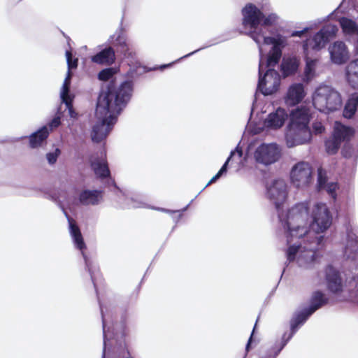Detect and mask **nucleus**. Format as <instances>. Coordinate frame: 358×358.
<instances>
[{"label": "nucleus", "mask_w": 358, "mask_h": 358, "mask_svg": "<svg viewBox=\"0 0 358 358\" xmlns=\"http://www.w3.org/2000/svg\"><path fill=\"white\" fill-rule=\"evenodd\" d=\"M281 56L282 50L280 48L272 47L266 61V67L268 69L264 76H262V64H259L258 88L264 95H271L278 90L280 75L278 71L271 68L278 64Z\"/></svg>", "instance_id": "3"}, {"label": "nucleus", "mask_w": 358, "mask_h": 358, "mask_svg": "<svg viewBox=\"0 0 358 358\" xmlns=\"http://www.w3.org/2000/svg\"><path fill=\"white\" fill-rule=\"evenodd\" d=\"M242 26L244 31L241 33L250 36L257 43H259V36H263L262 29H258L264 17L263 12L252 3H247L242 9Z\"/></svg>", "instance_id": "5"}, {"label": "nucleus", "mask_w": 358, "mask_h": 358, "mask_svg": "<svg viewBox=\"0 0 358 358\" xmlns=\"http://www.w3.org/2000/svg\"><path fill=\"white\" fill-rule=\"evenodd\" d=\"M308 30V28H305L303 29V30L301 31H294L292 33L291 36H299V37H301L304 34H306Z\"/></svg>", "instance_id": "48"}, {"label": "nucleus", "mask_w": 358, "mask_h": 358, "mask_svg": "<svg viewBox=\"0 0 358 358\" xmlns=\"http://www.w3.org/2000/svg\"><path fill=\"white\" fill-rule=\"evenodd\" d=\"M331 59L334 64H342L349 59V52L345 43L336 41L329 48Z\"/></svg>", "instance_id": "14"}, {"label": "nucleus", "mask_w": 358, "mask_h": 358, "mask_svg": "<svg viewBox=\"0 0 358 358\" xmlns=\"http://www.w3.org/2000/svg\"><path fill=\"white\" fill-rule=\"evenodd\" d=\"M355 135V130L339 122H336L331 136L324 142L325 150L329 155L338 152L343 142H349Z\"/></svg>", "instance_id": "6"}, {"label": "nucleus", "mask_w": 358, "mask_h": 358, "mask_svg": "<svg viewBox=\"0 0 358 358\" xmlns=\"http://www.w3.org/2000/svg\"><path fill=\"white\" fill-rule=\"evenodd\" d=\"M313 169L305 162H300L292 169L290 178L292 183L297 187L307 186L312 180Z\"/></svg>", "instance_id": "9"}, {"label": "nucleus", "mask_w": 358, "mask_h": 358, "mask_svg": "<svg viewBox=\"0 0 358 358\" xmlns=\"http://www.w3.org/2000/svg\"><path fill=\"white\" fill-rule=\"evenodd\" d=\"M325 278L329 290L333 293H338L343 289L342 278L338 270L331 265L325 269Z\"/></svg>", "instance_id": "15"}, {"label": "nucleus", "mask_w": 358, "mask_h": 358, "mask_svg": "<svg viewBox=\"0 0 358 358\" xmlns=\"http://www.w3.org/2000/svg\"><path fill=\"white\" fill-rule=\"evenodd\" d=\"M301 248V244H294L289 246L287 250V260L291 262L295 259L296 255Z\"/></svg>", "instance_id": "32"}, {"label": "nucleus", "mask_w": 358, "mask_h": 358, "mask_svg": "<svg viewBox=\"0 0 358 358\" xmlns=\"http://www.w3.org/2000/svg\"><path fill=\"white\" fill-rule=\"evenodd\" d=\"M61 151L59 148H56L54 152H48L46 155L47 159L50 164H54L60 155Z\"/></svg>", "instance_id": "37"}, {"label": "nucleus", "mask_w": 358, "mask_h": 358, "mask_svg": "<svg viewBox=\"0 0 358 358\" xmlns=\"http://www.w3.org/2000/svg\"><path fill=\"white\" fill-rule=\"evenodd\" d=\"M342 152H343V155L345 157H348V155H347V153H346V152H345V150H343Z\"/></svg>", "instance_id": "54"}, {"label": "nucleus", "mask_w": 358, "mask_h": 358, "mask_svg": "<svg viewBox=\"0 0 358 358\" xmlns=\"http://www.w3.org/2000/svg\"><path fill=\"white\" fill-rule=\"evenodd\" d=\"M311 118L310 108L301 106L292 110L289 114V122L287 126L309 127Z\"/></svg>", "instance_id": "13"}, {"label": "nucleus", "mask_w": 358, "mask_h": 358, "mask_svg": "<svg viewBox=\"0 0 358 358\" xmlns=\"http://www.w3.org/2000/svg\"><path fill=\"white\" fill-rule=\"evenodd\" d=\"M61 96H62V99L63 101L65 103L66 106L71 107L72 99L70 97L69 93L64 96V92H62Z\"/></svg>", "instance_id": "46"}, {"label": "nucleus", "mask_w": 358, "mask_h": 358, "mask_svg": "<svg viewBox=\"0 0 358 358\" xmlns=\"http://www.w3.org/2000/svg\"><path fill=\"white\" fill-rule=\"evenodd\" d=\"M73 238L74 243H75L76 247L79 250H83V249L86 248V245L83 241L82 234H80L78 236H73ZM82 254L84 257L86 266H87L88 271L90 274L91 279H92L93 283H94L95 273L96 271H99V269L96 268V266L94 265L93 262L88 259V257L86 256V255L84 253L83 251H82Z\"/></svg>", "instance_id": "21"}, {"label": "nucleus", "mask_w": 358, "mask_h": 358, "mask_svg": "<svg viewBox=\"0 0 358 358\" xmlns=\"http://www.w3.org/2000/svg\"><path fill=\"white\" fill-rule=\"evenodd\" d=\"M220 178V174H218V173H217V174H216L215 176H213V177L210 180V181L208 182V184L206 185V186H208V185H210V184H212V183L215 182L218 178Z\"/></svg>", "instance_id": "51"}, {"label": "nucleus", "mask_w": 358, "mask_h": 358, "mask_svg": "<svg viewBox=\"0 0 358 358\" xmlns=\"http://www.w3.org/2000/svg\"><path fill=\"white\" fill-rule=\"evenodd\" d=\"M132 84L124 81L119 86L111 80L101 91L96 103L95 115L100 122L94 125L91 134L94 143L105 139L113 129L117 117L131 99Z\"/></svg>", "instance_id": "1"}, {"label": "nucleus", "mask_w": 358, "mask_h": 358, "mask_svg": "<svg viewBox=\"0 0 358 358\" xmlns=\"http://www.w3.org/2000/svg\"><path fill=\"white\" fill-rule=\"evenodd\" d=\"M337 31L338 27L336 25L329 24L322 27L312 38L303 42V51L306 52L309 49L320 50L336 36Z\"/></svg>", "instance_id": "7"}, {"label": "nucleus", "mask_w": 358, "mask_h": 358, "mask_svg": "<svg viewBox=\"0 0 358 358\" xmlns=\"http://www.w3.org/2000/svg\"><path fill=\"white\" fill-rule=\"evenodd\" d=\"M305 96L303 85L302 83H294L289 87L285 101L288 105L295 106L299 103Z\"/></svg>", "instance_id": "17"}, {"label": "nucleus", "mask_w": 358, "mask_h": 358, "mask_svg": "<svg viewBox=\"0 0 358 358\" xmlns=\"http://www.w3.org/2000/svg\"><path fill=\"white\" fill-rule=\"evenodd\" d=\"M286 110L278 108L275 112L271 113L264 121L266 127L277 129L283 126L287 118Z\"/></svg>", "instance_id": "16"}, {"label": "nucleus", "mask_w": 358, "mask_h": 358, "mask_svg": "<svg viewBox=\"0 0 358 358\" xmlns=\"http://www.w3.org/2000/svg\"><path fill=\"white\" fill-rule=\"evenodd\" d=\"M327 177L323 176L322 172L319 171L318 172V185L320 188H322L324 186L327 182Z\"/></svg>", "instance_id": "45"}, {"label": "nucleus", "mask_w": 358, "mask_h": 358, "mask_svg": "<svg viewBox=\"0 0 358 358\" xmlns=\"http://www.w3.org/2000/svg\"><path fill=\"white\" fill-rule=\"evenodd\" d=\"M70 225V231L72 236H76L81 234L79 227L76 224V222L73 220H69Z\"/></svg>", "instance_id": "39"}, {"label": "nucleus", "mask_w": 358, "mask_h": 358, "mask_svg": "<svg viewBox=\"0 0 358 358\" xmlns=\"http://www.w3.org/2000/svg\"><path fill=\"white\" fill-rule=\"evenodd\" d=\"M278 19V16L274 13H271L266 16L264 14V17L262 18V21L261 23V26L262 27H268L273 25Z\"/></svg>", "instance_id": "33"}, {"label": "nucleus", "mask_w": 358, "mask_h": 358, "mask_svg": "<svg viewBox=\"0 0 358 358\" xmlns=\"http://www.w3.org/2000/svg\"><path fill=\"white\" fill-rule=\"evenodd\" d=\"M315 240L318 243L317 237H315Z\"/></svg>", "instance_id": "56"}, {"label": "nucleus", "mask_w": 358, "mask_h": 358, "mask_svg": "<svg viewBox=\"0 0 358 358\" xmlns=\"http://www.w3.org/2000/svg\"><path fill=\"white\" fill-rule=\"evenodd\" d=\"M280 157V151L276 144H262L255 152V158L258 163L270 165Z\"/></svg>", "instance_id": "10"}, {"label": "nucleus", "mask_w": 358, "mask_h": 358, "mask_svg": "<svg viewBox=\"0 0 358 358\" xmlns=\"http://www.w3.org/2000/svg\"><path fill=\"white\" fill-rule=\"evenodd\" d=\"M343 32L346 35L357 34L358 24L355 21L345 17L339 20Z\"/></svg>", "instance_id": "28"}, {"label": "nucleus", "mask_w": 358, "mask_h": 358, "mask_svg": "<svg viewBox=\"0 0 358 358\" xmlns=\"http://www.w3.org/2000/svg\"><path fill=\"white\" fill-rule=\"evenodd\" d=\"M122 329L121 336L117 340L115 349L120 358H131V353L127 341L129 330L124 324H122Z\"/></svg>", "instance_id": "19"}, {"label": "nucleus", "mask_w": 358, "mask_h": 358, "mask_svg": "<svg viewBox=\"0 0 358 358\" xmlns=\"http://www.w3.org/2000/svg\"><path fill=\"white\" fill-rule=\"evenodd\" d=\"M113 48L115 50V52H116L117 54H120L124 57L131 56L129 44L127 42V38L125 36L118 35L116 37L113 41Z\"/></svg>", "instance_id": "26"}, {"label": "nucleus", "mask_w": 358, "mask_h": 358, "mask_svg": "<svg viewBox=\"0 0 358 358\" xmlns=\"http://www.w3.org/2000/svg\"><path fill=\"white\" fill-rule=\"evenodd\" d=\"M220 178V174H218V173H217V174H216L215 176H213V177L210 180V181L208 182V184L206 185V186H208V185H210V184H212V183L215 182L218 178Z\"/></svg>", "instance_id": "50"}, {"label": "nucleus", "mask_w": 358, "mask_h": 358, "mask_svg": "<svg viewBox=\"0 0 358 358\" xmlns=\"http://www.w3.org/2000/svg\"><path fill=\"white\" fill-rule=\"evenodd\" d=\"M303 248H304V250H310V251H313V248H306V246H304V247H303Z\"/></svg>", "instance_id": "55"}, {"label": "nucleus", "mask_w": 358, "mask_h": 358, "mask_svg": "<svg viewBox=\"0 0 358 358\" xmlns=\"http://www.w3.org/2000/svg\"><path fill=\"white\" fill-rule=\"evenodd\" d=\"M314 107L323 113L337 110L342 106L341 94L334 88L327 86L319 87L313 97Z\"/></svg>", "instance_id": "4"}, {"label": "nucleus", "mask_w": 358, "mask_h": 358, "mask_svg": "<svg viewBox=\"0 0 358 358\" xmlns=\"http://www.w3.org/2000/svg\"><path fill=\"white\" fill-rule=\"evenodd\" d=\"M49 135L50 130L48 127H42L27 137L29 140V147L31 149H35L43 146L46 143Z\"/></svg>", "instance_id": "18"}, {"label": "nucleus", "mask_w": 358, "mask_h": 358, "mask_svg": "<svg viewBox=\"0 0 358 358\" xmlns=\"http://www.w3.org/2000/svg\"><path fill=\"white\" fill-rule=\"evenodd\" d=\"M91 61L95 64L102 65H111L115 61V50L112 47H108L93 55Z\"/></svg>", "instance_id": "20"}, {"label": "nucleus", "mask_w": 358, "mask_h": 358, "mask_svg": "<svg viewBox=\"0 0 358 358\" xmlns=\"http://www.w3.org/2000/svg\"><path fill=\"white\" fill-rule=\"evenodd\" d=\"M313 224L318 227V231L323 232L331 224V217L328 208L324 203H317L313 211Z\"/></svg>", "instance_id": "11"}, {"label": "nucleus", "mask_w": 358, "mask_h": 358, "mask_svg": "<svg viewBox=\"0 0 358 358\" xmlns=\"http://www.w3.org/2000/svg\"><path fill=\"white\" fill-rule=\"evenodd\" d=\"M257 322H258V320L256 321V323H255V326H254V328H253V329H252V334H251V335H250V338H249V340H248V343H247V345H246V348H245V349H246V350H247V351H248V350H249V348H250V344H251L252 341V336H253V334H254L255 331L256 327H257Z\"/></svg>", "instance_id": "47"}, {"label": "nucleus", "mask_w": 358, "mask_h": 358, "mask_svg": "<svg viewBox=\"0 0 358 358\" xmlns=\"http://www.w3.org/2000/svg\"><path fill=\"white\" fill-rule=\"evenodd\" d=\"M300 61L296 57L283 59L280 71L284 78L294 75L299 69Z\"/></svg>", "instance_id": "22"}, {"label": "nucleus", "mask_w": 358, "mask_h": 358, "mask_svg": "<svg viewBox=\"0 0 358 358\" xmlns=\"http://www.w3.org/2000/svg\"><path fill=\"white\" fill-rule=\"evenodd\" d=\"M90 166L97 178L103 180L110 176L108 165L106 160H94L91 162Z\"/></svg>", "instance_id": "25"}, {"label": "nucleus", "mask_w": 358, "mask_h": 358, "mask_svg": "<svg viewBox=\"0 0 358 358\" xmlns=\"http://www.w3.org/2000/svg\"><path fill=\"white\" fill-rule=\"evenodd\" d=\"M312 134L310 127L287 126L285 133V140L288 148L308 143Z\"/></svg>", "instance_id": "8"}, {"label": "nucleus", "mask_w": 358, "mask_h": 358, "mask_svg": "<svg viewBox=\"0 0 358 358\" xmlns=\"http://www.w3.org/2000/svg\"><path fill=\"white\" fill-rule=\"evenodd\" d=\"M308 208L306 204H296L288 210L284 227L287 228L286 234L287 244H290L294 238H301L308 235L307 219Z\"/></svg>", "instance_id": "2"}, {"label": "nucleus", "mask_w": 358, "mask_h": 358, "mask_svg": "<svg viewBox=\"0 0 358 358\" xmlns=\"http://www.w3.org/2000/svg\"><path fill=\"white\" fill-rule=\"evenodd\" d=\"M71 76H72L71 71H68L66 77L64 79V81L63 83L62 91V92H64V96L66 95L68 93H69Z\"/></svg>", "instance_id": "35"}, {"label": "nucleus", "mask_w": 358, "mask_h": 358, "mask_svg": "<svg viewBox=\"0 0 358 358\" xmlns=\"http://www.w3.org/2000/svg\"><path fill=\"white\" fill-rule=\"evenodd\" d=\"M356 110L357 109L353 110V108L350 104L346 103L344 108V115L348 117H351L355 115Z\"/></svg>", "instance_id": "42"}, {"label": "nucleus", "mask_w": 358, "mask_h": 358, "mask_svg": "<svg viewBox=\"0 0 358 358\" xmlns=\"http://www.w3.org/2000/svg\"><path fill=\"white\" fill-rule=\"evenodd\" d=\"M66 57L68 64V71H71L72 69H76L78 66V59L77 58L73 59V55L71 50L66 51Z\"/></svg>", "instance_id": "34"}, {"label": "nucleus", "mask_w": 358, "mask_h": 358, "mask_svg": "<svg viewBox=\"0 0 358 358\" xmlns=\"http://www.w3.org/2000/svg\"><path fill=\"white\" fill-rule=\"evenodd\" d=\"M116 71L113 68H106L98 73V78L101 81H108L110 80L115 74Z\"/></svg>", "instance_id": "31"}, {"label": "nucleus", "mask_w": 358, "mask_h": 358, "mask_svg": "<svg viewBox=\"0 0 358 358\" xmlns=\"http://www.w3.org/2000/svg\"><path fill=\"white\" fill-rule=\"evenodd\" d=\"M61 124L60 117L59 116L55 117L48 124L46 125L50 130L52 131L54 129L57 128Z\"/></svg>", "instance_id": "40"}, {"label": "nucleus", "mask_w": 358, "mask_h": 358, "mask_svg": "<svg viewBox=\"0 0 358 358\" xmlns=\"http://www.w3.org/2000/svg\"><path fill=\"white\" fill-rule=\"evenodd\" d=\"M236 150L238 152L239 157H241L242 155H243L242 150H238V148L236 149Z\"/></svg>", "instance_id": "53"}, {"label": "nucleus", "mask_w": 358, "mask_h": 358, "mask_svg": "<svg viewBox=\"0 0 358 358\" xmlns=\"http://www.w3.org/2000/svg\"><path fill=\"white\" fill-rule=\"evenodd\" d=\"M338 188V185L336 182H331L327 185L326 190L329 194V195L334 199H336V191Z\"/></svg>", "instance_id": "38"}, {"label": "nucleus", "mask_w": 358, "mask_h": 358, "mask_svg": "<svg viewBox=\"0 0 358 358\" xmlns=\"http://www.w3.org/2000/svg\"><path fill=\"white\" fill-rule=\"evenodd\" d=\"M171 65H172V63H170V64H166V65H163V66H162L160 67V69H165V68H166V67H169V66H171Z\"/></svg>", "instance_id": "52"}, {"label": "nucleus", "mask_w": 358, "mask_h": 358, "mask_svg": "<svg viewBox=\"0 0 358 358\" xmlns=\"http://www.w3.org/2000/svg\"><path fill=\"white\" fill-rule=\"evenodd\" d=\"M316 59H308L304 71V80L309 81L315 76V67L316 64Z\"/></svg>", "instance_id": "30"}, {"label": "nucleus", "mask_w": 358, "mask_h": 358, "mask_svg": "<svg viewBox=\"0 0 358 358\" xmlns=\"http://www.w3.org/2000/svg\"><path fill=\"white\" fill-rule=\"evenodd\" d=\"M268 198L273 201L276 208H279L287 196V185L283 180H275L268 188Z\"/></svg>", "instance_id": "12"}, {"label": "nucleus", "mask_w": 358, "mask_h": 358, "mask_svg": "<svg viewBox=\"0 0 358 358\" xmlns=\"http://www.w3.org/2000/svg\"><path fill=\"white\" fill-rule=\"evenodd\" d=\"M313 129L315 134H320L324 131V127L321 122H315L313 124Z\"/></svg>", "instance_id": "43"}, {"label": "nucleus", "mask_w": 358, "mask_h": 358, "mask_svg": "<svg viewBox=\"0 0 358 358\" xmlns=\"http://www.w3.org/2000/svg\"><path fill=\"white\" fill-rule=\"evenodd\" d=\"M66 107L68 108L70 116L71 117H76L77 113L75 112V110L73 109V104H71V107H70V106H66Z\"/></svg>", "instance_id": "49"}, {"label": "nucleus", "mask_w": 358, "mask_h": 358, "mask_svg": "<svg viewBox=\"0 0 358 358\" xmlns=\"http://www.w3.org/2000/svg\"><path fill=\"white\" fill-rule=\"evenodd\" d=\"M346 79L355 90H358V58L352 60L346 66Z\"/></svg>", "instance_id": "24"}, {"label": "nucleus", "mask_w": 358, "mask_h": 358, "mask_svg": "<svg viewBox=\"0 0 358 358\" xmlns=\"http://www.w3.org/2000/svg\"><path fill=\"white\" fill-rule=\"evenodd\" d=\"M310 315L308 308L296 314L290 322L292 334H294L299 326L303 324Z\"/></svg>", "instance_id": "29"}, {"label": "nucleus", "mask_w": 358, "mask_h": 358, "mask_svg": "<svg viewBox=\"0 0 358 358\" xmlns=\"http://www.w3.org/2000/svg\"><path fill=\"white\" fill-rule=\"evenodd\" d=\"M102 198L101 190H83L79 195L80 202L85 206L96 205Z\"/></svg>", "instance_id": "23"}, {"label": "nucleus", "mask_w": 358, "mask_h": 358, "mask_svg": "<svg viewBox=\"0 0 358 358\" xmlns=\"http://www.w3.org/2000/svg\"><path fill=\"white\" fill-rule=\"evenodd\" d=\"M234 151H232L231 152V155L230 156L227 158V161L225 162V163L223 164V166L221 167V169H220V171L217 172L218 174H220V176H221L224 173H226L227 172V164L229 163V162L230 161L231 157L234 155Z\"/></svg>", "instance_id": "44"}, {"label": "nucleus", "mask_w": 358, "mask_h": 358, "mask_svg": "<svg viewBox=\"0 0 358 358\" xmlns=\"http://www.w3.org/2000/svg\"><path fill=\"white\" fill-rule=\"evenodd\" d=\"M328 303V299L324 296V294L320 291L315 292L310 299V306L308 308L309 314H313L318 308Z\"/></svg>", "instance_id": "27"}, {"label": "nucleus", "mask_w": 358, "mask_h": 358, "mask_svg": "<svg viewBox=\"0 0 358 358\" xmlns=\"http://www.w3.org/2000/svg\"><path fill=\"white\" fill-rule=\"evenodd\" d=\"M346 103L350 104L353 110L357 109L358 106V93L352 94Z\"/></svg>", "instance_id": "41"}, {"label": "nucleus", "mask_w": 358, "mask_h": 358, "mask_svg": "<svg viewBox=\"0 0 358 358\" xmlns=\"http://www.w3.org/2000/svg\"><path fill=\"white\" fill-rule=\"evenodd\" d=\"M282 41L280 38H275L271 36L264 37V43L266 45H273V47H280Z\"/></svg>", "instance_id": "36"}]
</instances>
